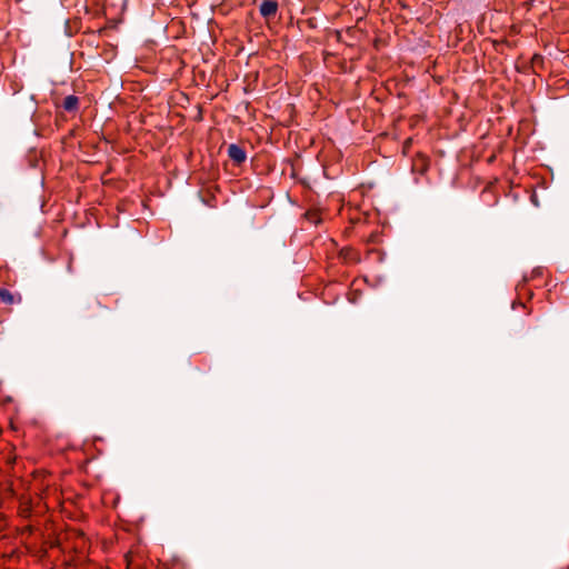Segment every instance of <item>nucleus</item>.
I'll return each instance as SVG.
<instances>
[{
    "instance_id": "nucleus-1",
    "label": "nucleus",
    "mask_w": 569,
    "mask_h": 569,
    "mask_svg": "<svg viewBox=\"0 0 569 569\" xmlns=\"http://www.w3.org/2000/svg\"><path fill=\"white\" fill-rule=\"evenodd\" d=\"M228 156L238 166L243 163L247 159L244 149L236 143H231L228 147Z\"/></svg>"
},
{
    "instance_id": "nucleus-2",
    "label": "nucleus",
    "mask_w": 569,
    "mask_h": 569,
    "mask_svg": "<svg viewBox=\"0 0 569 569\" xmlns=\"http://www.w3.org/2000/svg\"><path fill=\"white\" fill-rule=\"evenodd\" d=\"M259 11L263 18H272L278 11V2L274 0H263L260 4Z\"/></svg>"
},
{
    "instance_id": "nucleus-3",
    "label": "nucleus",
    "mask_w": 569,
    "mask_h": 569,
    "mask_svg": "<svg viewBox=\"0 0 569 569\" xmlns=\"http://www.w3.org/2000/svg\"><path fill=\"white\" fill-rule=\"evenodd\" d=\"M61 107L67 112H76L79 109V98L74 94L67 96L63 99Z\"/></svg>"
},
{
    "instance_id": "nucleus-4",
    "label": "nucleus",
    "mask_w": 569,
    "mask_h": 569,
    "mask_svg": "<svg viewBox=\"0 0 569 569\" xmlns=\"http://www.w3.org/2000/svg\"><path fill=\"white\" fill-rule=\"evenodd\" d=\"M17 301H20V297L16 299V297L8 289L0 288V303L13 305Z\"/></svg>"
},
{
    "instance_id": "nucleus-5",
    "label": "nucleus",
    "mask_w": 569,
    "mask_h": 569,
    "mask_svg": "<svg viewBox=\"0 0 569 569\" xmlns=\"http://www.w3.org/2000/svg\"><path fill=\"white\" fill-rule=\"evenodd\" d=\"M306 218L315 224H318L321 221V218L317 211H311V210L307 211Z\"/></svg>"
},
{
    "instance_id": "nucleus-6",
    "label": "nucleus",
    "mask_w": 569,
    "mask_h": 569,
    "mask_svg": "<svg viewBox=\"0 0 569 569\" xmlns=\"http://www.w3.org/2000/svg\"><path fill=\"white\" fill-rule=\"evenodd\" d=\"M420 164H419V171L421 173L426 172L428 170V162H427V159L426 158H421L420 160Z\"/></svg>"
},
{
    "instance_id": "nucleus-7",
    "label": "nucleus",
    "mask_w": 569,
    "mask_h": 569,
    "mask_svg": "<svg viewBox=\"0 0 569 569\" xmlns=\"http://www.w3.org/2000/svg\"><path fill=\"white\" fill-rule=\"evenodd\" d=\"M350 253H351V249H347V248H346V249H342V250H341V254H342V256H343V258H346V259L349 257V254H350Z\"/></svg>"
},
{
    "instance_id": "nucleus-8",
    "label": "nucleus",
    "mask_w": 569,
    "mask_h": 569,
    "mask_svg": "<svg viewBox=\"0 0 569 569\" xmlns=\"http://www.w3.org/2000/svg\"><path fill=\"white\" fill-rule=\"evenodd\" d=\"M90 303H94L96 306L101 307V303L96 298H92L89 305Z\"/></svg>"
},
{
    "instance_id": "nucleus-9",
    "label": "nucleus",
    "mask_w": 569,
    "mask_h": 569,
    "mask_svg": "<svg viewBox=\"0 0 569 569\" xmlns=\"http://www.w3.org/2000/svg\"><path fill=\"white\" fill-rule=\"evenodd\" d=\"M536 60H542V58L540 56H535L533 61H536Z\"/></svg>"
}]
</instances>
